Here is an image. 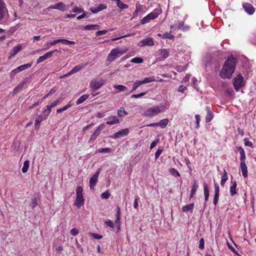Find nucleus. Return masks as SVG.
Returning a JSON list of instances; mask_svg holds the SVG:
<instances>
[{
  "mask_svg": "<svg viewBox=\"0 0 256 256\" xmlns=\"http://www.w3.org/2000/svg\"><path fill=\"white\" fill-rule=\"evenodd\" d=\"M60 42L64 44L74 45L76 42L74 41H70L66 39H60Z\"/></svg>",
  "mask_w": 256,
  "mask_h": 256,
  "instance_id": "nucleus-41",
  "label": "nucleus"
},
{
  "mask_svg": "<svg viewBox=\"0 0 256 256\" xmlns=\"http://www.w3.org/2000/svg\"><path fill=\"white\" fill-rule=\"evenodd\" d=\"M130 130L128 128H126L120 130L118 132L114 134L112 136H110L109 137L112 138L116 139L124 136H126L129 134Z\"/></svg>",
  "mask_w": 256,
  "mask_h": 256,
  "instance_id": "nucleus-7",
  "label": "nucleus"
},
{
  "mask_svg": "<svg viewBox=\"0 0 256 256\" xmlns=\"http://www.w3.org/2000/svg\"><path fill=\"white\" fill-rule=\"evenodd\" d=\"M165 108L166 106L164 104H160V106L151 107L145 110L142 115L145 116L152 118L162 112Z\"/></svg>",
  "mask_w": 256,
  "mask_h": 256,
  "instance_id": "nucleus-2",
  "label": "nucleus"
},
{
  "mask_svg": "<svg viewBox=\"0 0 256 256\" xmlns=\"http://www.w3.org/2000/svg\"><path fill=\"white\" fill-rule=\"evenodd\" d=\"M240 168L242 172V176L244 178H246L248 177V170L247 166L244 162H241L240 164Z\"/></svg>",
  "mask_w": 256,
  "mask_h": 256,
  "instance_id": "nucleus-19",
  "label": "nucleus"
},
{
  "mask_svg": "<svg viewBox=\"0 0 256 256\" xmlns=\"http://www.w3.org/2000/svg\"><path fill=\"white\" fill-rule=\"evenodd\" d=\"M141 82L140 80H136L133 84V86L130 92H134L136 90V88L142 85Z\"/></svg>",
  "mask_w": 256,
  "mask_h": 256,
  "instance_id": "nucleus-40",
  "label": "nucleus"
},
{
  "mask_svg": "<svg viewBox=\"0 0 256 256\" xmlns=\"http://www.w3.org/2000/svg\"><path fill=\"white\" fill-rule=\"evenodd\" d=\"M242 7L244 10L249 14H252L255 12V9L253 6L249 2L244 3Z\"/></svg>",
  "mask_w": 256,
  "mask_h": 256,
  "instance_id": "nucleus-13",
  "label": "nucleus"
},
{
  "mask_svg": "<svg viewBox=\"0 0 256 256\" xmlns=\"http://www.w3.org/2000/svg\"><path fill=\"white\" fill-rule=\"evenodd\" d=\"M100 172V170L98 169L96 172L90 178V190L93 189L94 186L96 185Z\"/></svg>",
  "mask_w": 256,
  "mask_h": 256,
  "instance_id": "nucleus-9",
  "label": "nucleus"
},
{
  "mask_svg": "<svg viewBox=\"0 0 256 256\" xmlns=\"http://www.w3.org/2000/svg\"><path fill=\"white\" fill-rule=\"evenodd\" d=\"M32 66V64H27L23 65H21L18 67V70L20 72L26 69L30 68Z\"/></svg>",
  "mask_w": 256,
  "mask_h": 256,
  "instance_id": "nucleus-31",
  "label": "nucleus"
},
{
  "mask_svg": "<svg viewBox=\"0 0 256 256\" xmlns=\"http://www.w3.org/2000/svg\"><path fill=\"white\" fill-rule=\"evenodd\" d=\"M194 206V203H192L189 204H186L182 208V211L183 212H186L190 211V212H192V210Z\"/></svg>",
  "mask_w": 256,
  "mask_h": 256,
  "instance_id": "nucleus-24",
  "label": "nucleus"
},
{
  "mask_svg": "<svg viewBox=\"0 0 256 256\" xmlns=\"http://www.w3.org/2000/svg\"><path fill=\"white\" fill-rule=\"evenodd\" d=\"M162 149H160L158 148L157 151L156 152V154H155V159L156 160L158 158V157L160 156V154H162Z\"/></svg>",
  "mask_w": 256,
  "mask_h": 256,
  "instance_id": "nucleus-60",
  "label": "nucleus"
},
{
  "mask_svg": "<svg viewBox=\"0 0 256 256\" xmlns=\"http://www.w3.org/2000/svg\"><path fill=\"white\" fill-rule=\"evenodd\" d=\"M22 50V46L20 44H18V46H14L12 50V52L10 54L11 56H14L16 54H18L20 50Z\"/></svg>",
  "mask_w": 256,
  "mask_h": 256,
  "instance_id": "nucleus-28",
  "label": "nucleus"
},
{
  "mask_svg": "<svg viewBox=\"0 0 256 256\" xmlns=\"http://www.w3.org/2000/svg\"><path fill=\"white\" fill-rule=\"evenodd\" d=\"M186 89H187L186 86H184L183 85H180V86H179V87H178V90L179 92H184V90H186Z\"/></svg>",
  "mask_w": 256,
  "mask_h": 256,
  "instance_id": "nucleus-62",
  "label": "nucleus"
},
{
  "mask_svg": "<svg viewBox=\"0 0 256 256\" xmlns=\"http://www.w3.org/2000/svg\"><path fill=\"white\" fill-rule=\"evenodd\" d=\"M154 80V77L152 76V77L145 78L144 79V80H141L140 82H141V84H146V83L152 82Z\"/></svg>",
  "mask_w": 256,
  "mask_h": 256,
  "instance_id": "nucleus-38",
  "label": "nucleus"
},
{
  "mask_svg": "<svg viewBox=\"0 0 256 256\" xmlns=\"http://www.w3.org/2000/svg\"><path fill=\"white\" fill-rule=\"evenodd\" d=\"M24 86L23 84H18L17 86H16L13 90V94H16L18 92H20L22 88Z\"/></svg>",
  "mask_w": 256,
  "mask_h": 256,
  "instance_id": "nucleus-35",
  "label": "nucleus"
},
{
  "mask_svg": "<svg viewBox=\"0 0 256 256\" xmlns=\"http://www.w3.org/2000/svg\"><path fill=\"white\" fill-rule=\"evenodd\" d=\"M59 42H60V39L54 40V42H47L46 44L48 48H50V46L55 45Z\"/></svg>",
  "mask_w": 256,
  "mask_h": 256,
  "instance_id": "nucleus-44",
  "label": "nucleus"
},
{
  "mask_svg": "<svg viewBox=\"0 0 256 256\" xmlns=\"http://www.w3.org/2000/svg\"><path fill=\"white\" fill-rule=\"evenodd\" d=\"M225 94L228 96H233L234 94V90H224Z\"/></svg>",
  "mask_w": 256,
  "mask_h": 256,
  "instance_id": "nucleus-57",
  "label": "nucleus"
},
{
  "mask_svg": "<svg viewBox=\"0 0 256 256\" xmlns=\"http://www.w3.org/2000/svg\"><path fill=\"white\" fill-rule=\"evenodd\" d=\"M232 185L230 186V194L232 196H234L236 194V188L237 184L236 181H231Z\"/></svg>",
  "mask_w": 256,
  "mask_h": 256,
  "instance_id": "nucleus-20",
  "label": "nucleus"
},
{
  "mask_svg": "<svg viewBox=\"0 0 256 256\" xmlns=\"http://www.w3.org/2000/svg\"><path fill=\"white\" fill-rule=\"evenodd\" d=\"M146 94V92H140L139 94H134L131 96L132 98H138L141 96H144Z\"/></svg>",
  "mask_w": 256,
  "mask_h": 256,
  "instance_id": "nucleus-49",
  "label": "nucleus"
},
{
  "mask_svg": "<svg viewBox=\"0 0 256 256\" xmlns=\"http://www.w3.org/2000/svg\"><path fill=\"white\" fill-rule=\"evenodd\" d=\"M82 66L78 65L74 66L68 74L64 75L61 78H65L79 72L82 68Z\"/></svg>",
  "mask_w": 256,
  "mask_h": 256,
  "instance_id": "nucleus-15",
  "label": "nucleus"
},
{
  "mask_svg": "<svg viewBox=\"0 0 256 256\" xmlns=\"http://www.w3.org/2000/svg\"><path fill=\"white\" fill-rule=\"evenodd\" d=\"M198 184H196V180H194V184L192 186L191 190H190V199L192 198L194 194H195L197 190V188H198Z\"/></svg>",
  "mask_w": 256,
  "mask_h": 256,
  "instance_id": "nucleus-23",
  "label": "nucleus"
},
{
  "mask_svg": "<svg viewBox=\"0 0 256 256\" xmlns=\"http://www.w3.org/2000/svg\"><path fill=\"white\" fill-rule=\"evenodd\" d=\"M88 235L90 236H92L94 238L97 240H100L102 238V235L91 232H89Z\"/></svg>",
  "mask_w": 256,
  "mask_h": 256,
  "instance_id": "nucleus-42",
  "label": "nucleus"
},
{
  "mask_svg": "<svg viewBox=\"0 0 256 256\" xmlns=\"http://www.w3.org/2000/svg\"><path fill=\"white\" fill-rule=\"evenodd\" d=\"M107 8L106 5L105 4H100L99 6L96 8H90V10L94 14L97 13L101 10H105Z\"/></svg>",
  "mask_w": 256,
  "mask_h": 256,
  "instance_id": "nucleus-16",
  "label": "nucleus"
},
{
  "mask_svg": "<svg viewBox=\"0 0 256 256\" xmlns=\"http://www.w3.org/2000/svg\"><path fill=\"white\" fill-rule=\"evenodd\" d=\"M120 208L118 206L116 207V220H115V224L118 225L120 224Z\"/></svg>",
  "mask_w": 256,
  "mask_h": 256,
  "instance_id": "nucleus-25",
  "label": "nucleus"
},
{
  "mask_svg": "<svg viewBox=\"0 0 256 256\" xmlns=\"http://www.w3.org/2000/svg\"><path fill=\"white\" fill-rule=\"evenodd\" d=\"M83 188L81 186H78L76 190V200L74 202L75 206L80 208L84 204V199L82 194Z\"/></svg>",
  "mask_w": 256,
  "mask_h": 256,
  "instance_id": "nucleus-3",
  "label": "nucleus"
},
{
  "mask_svg": "<svg viewBox=\"0 0 256 256\" xmlns=\"http://www.w3.org/2000/svg\"><path fill=\"white\" fill-rule=\"evenodd\" d=\"M117 6L120 10H124V9H125V8H127L128 7V5L124 4L122 2H121L120 4H118Z\"/></svg>",
  "mask_w": 256,
  "mask_h": 256,
  "instance_id": "nucleus-51",
  "label": "nucleus"
},
{
  "mask_svg": "<svg viewBox=\"0 0 256 256\" xmlns=\"http://www.w3.org/2000/svg\"><path fill=\"white\" fill-rule=\"evenodd\" d=\"M106 127V125L104 124H100L93 132L92 134L90 136V138L88 142H94L98 136L100 134L101 132Z\"/></svg>",
  "mask_w": 256,
  "mask_h": 256,
  "instance_id": "nucleus-6",
  "label": "nucleus"
},
{
  "mask_svg": "<svg viewBox=\"0 0 256 256\" xmlns=\"http://www.w3.org/2000/svg\"><path fill=\"white\" fill-rule=\"evenodd\" d=\"M159 142H160L159 138H156V140L153 141L150 144V148L152 149L154 148L156 146V145Z\"/></svg>",
  "mask_w": 256,
  "mask_h": 256,
  "instance_id": "nucleus-53",
  "label": "nucleus"
},
{
  "mask_svg": "<svg viewBox=\"0 0 256 256\" xmlns=\"http://www.w3.org/2000/svg\"><path fill=\"white\" fill-rule=\"evenodd\" d=\"M89 96V94H85L82 96L76 101L77 104H80L84 102Z\"/></svg>",
  "mask_w": 256,
  "mask_h": 256,
  "instance_id": "nucleus-30",
  "label": "nucleus"
},
{
  "mask_svg": "<svg viewBox=\"0 0 256 256\" xmlns=\"http://www.w3.org/2000/svg\"><path fill=\"white\" fill-rule=\"evenodd\" d=\"M204 239L203 238H202L200 240V244H199V246H198V248L200 249H201V250L204 249Z\"/></svg>",
  "mask_w": 256,
  "mask_h": 256,
  "instance_id": "nucleus-61",
  "label": "nucleus"
},
{
  "mask_svg": "<svg viewBox=\"0 0 256 256\" xmlns=\"http://www.w3.org/2000/svg\"><path fill=\"white\" fill-rule=\"evenodd\" d=\"M46 118L43 114L38 115L37 118H36V120H38L41 123L42 121L46 120Z\"/></svg>",
  "mask_w": 256,
  "mask_h": 256,
  "instance_id": "nucleus-56",
  "label": "nucleus"
},
{
  "mask_svg": "<svg viewBox=\"0 0 256 256\" xmlns=\"http://www.w3.org/2000/svg\"><path fill=\"white\" fill-rule=\"evenodd\" d=\"M107 32V30H98L96 32V36H100L106 34Z\"/></svg>",
  "mask_w": 256,
  "mask_h": 256,
  "instance_id": "nucleus-54",
  "label": "nucleus"
},
{
  "mask_svg": "<svg viewBox=\"0 0 256 256\" xmlns=\"http://www.w3.org/2000/svg\"><path fill=\"white\" fill-rule=\"evenodd\" d=\"M184 22L183 21L180 22H178L174 24L175 25V28L176 29H182L184 30H186L188 29V26H184Z\"/></svg>",
  "mask_w": 256,
  "mask_h": 256,
  "instance_id": "nucleus-22",
  "label": "nucleus"
},
{
  "mask_svg": "<svg viewBox=\"0 0 256 256\" xmlns=\"http://www.w3.org/2000/svg\"><path fill=\"white\" fill-rule=\"evenodd\" d=\"M37 204H38L37 198L36 197L32 198V202L30 204L32 208L34 209V208L37 206Z\"/></svg>",
  "mask_w": 256,
  "mask_h": 256,
  "instance_id": "nucleus-47",
  "label": "nucleus"
},
{
  "mask_svg": "<svg viewBox=\"0 0 256 256\" xmlns=\"http://www.w3.org/2000/svg\"><path fill=\"white\" fill-rule=\"evenodd\" d=\"M244 144L246 146L252 147V143L251 142L248 140L246 138L244 139Z\"/></svg>",
  "mask_w": 256,
  "mask_h": 256,
  "instance_id": "nucleus-63",
  "label": "nucleus"
},
{
  "mask_svg": "<svg viewBox=\"0 0 256 256\" xmlns=\"http://www.w3.org/2000/svg\"><path fill=\"white\" fill-rule=\"evenodd\" d=\"M115 88H116L117 90H119L120 91H124L126 90H128L127 87L124 85L118 84V85H116L114 86Z\"/></svg>",
  "mask_w": 256,
  "mask_h": 256,
  "instance_id": "nucleus-43",
  "label": "nucleus"
},
{
  "mask_svg": "<svg viewBox=\"0 0 256 256\" xmlns=\"http://www.w3.org/2000/svg\"><path fill=\"white\" fill-rule=\"evenodd\" d=\"M190 74H188L186 76L182 79V80L181 82H186L189 81L190 78Z\"/></svg>",
  "mask_w": 256,
  "mask_h": 256,
  "instance_id": "nucleus-64",
  "label": "nucleus"
},
{
  "mask_svg": "<svg viewBox=\"0 0 256 256\" xmlns=\"http://www.w3.org/2000/svg\"><path fill=\"white\" fill-rule=\"evenodd\" d=\"M6 14H8L6 4L2 0H0V21L2 20Z\"/></svg>",
  "mask_w": 256,
  "mask_h": 256,
  "instance_id": "nucleus-8",
  "label": "nucleus"
},
{
  "mask_svg": "<svg viewBox=\"0 0 256 256\" xmlns=\"http://www.w3.org/2000/svg\"><path fill=\"white\" fill-rule=\"evenodd\" d=\"M143 59L141 58L136 57L131 60V62L135 64H141L143 62Z\"/></svg>",
  "mask_w": 256,
  "mask_h": 256,
  "instance_id": "nucleus-39",
  "label": "nucleus"
},
{
  "mask_svg": "<svg viewBox=\"0 0 256 256\" xmlns=\"http://www.w3.org/2000/svg\"><path fill=\"white\" fill-rule=\"evenodd\" d=\"M105 224H106V226H108L110 228H114V223L110 220H106L105 222Z\"/></svg>",
  "mask_w": 256,
  "mask_h": 256,
  "instance_id": "nucleus-59",
  "label": "nucleus"
},
{
  "mask_svg": "<svg viewBox=\"0 0 256 256\" xmlns=\"http://www.w3.org/2000/svg\"><path fill=\"white\" fill-rule=\"evenodd\" d=\"M84 28L86 30H98L100 28V26L98 24H88Z\"/></svg>",
  "mask_w": 256,
  "mask_h": 256,
  "instance_id": "nucleus-21",
  "label": "nucleus"
},
{
  "mask_svg": "<svg viewBox=\"0 0 256 256\" xmlns=\"http://www.w3.org/2000/svg\"><path fill=\"white\" fill-rule=\"evenodd\" d=\"M112 150L110 148H101L98 150V152L100 153L106 152V153H111Z\"/></svg>",
  "mask_w": 256,
  "mask_h": 256,
  "instance_id": "nucleus-37",
  "label": "nucleus"
},
{
  "mask_svg": "<svg viewBox=\"0 0 256 256\" xmlns=\"http://www.w3.org/2000/svg\"><path fill=\"white\" fill-rule=\"evenodd\" d=\"M238 59L232 55L228 56L225 61L219 76L222 79H230L234 72Z\"/></svg>",
  "mask_w": 256,
  "mask_h": 256,
  "instance_id": "nucleus-1",
  "label": "nucleus"
},
{
  "mask_svg": "<svg viewBox=\"0 0 256 256\" xmlns=\"http://www.w3.org/2000/svg\"><path fill=\"white\" fill-rule=\"evenodd\" d=\"M49 8L56 9L63 12L66 9V4L62 2H58L54 5H51L50 6Z\"/></svg>",
  "mask_w": 256,
  "mask_h": 256,
  "instance_id": "nucleus-14",
  "label": "nucleus"
},
{
  "mask_svg": "<svg viewBox=\"0 0 256 256\" xmlns=\"http://www.w3.org/2000/svg\"><path fill=\"white\" fill-rule=\"evenodd\" d=\"M126 52V50H122L118 48L112 49L107 57V60L110 62H113L117 57Z\"/></svg>",
  "mask_w": 256,
  "mask_h": 256,
  "instance_id": "nucleus-5",
  "label": "nucleus"
},
{
  "mask_svg": "<svg viewBox=\"0 0 256 256\" xmlns=\"http://www.w3.org/2000/svg\"><path fill=\"white\" fill-rule=\"evenodd\" d=\"M104 82L103 80L97 82L96 80H92L90 82V87L92 90H96L99 89L103 84Z\"/></svg>",
  "mask_w": 256,
  "mask_h": 256,
  "instance_id": "nucleus-11",
  "label": "nucleus"
},
{
  "mask_svg": "<svg viewBox=\"0 0 256 256\" xmlns=\"http://www.w3.org/2000/svg\"><path fill=\"white\" fill-rule=\"evenodd\" d=\"M79 230L76 228H72L70 231V234L74 236H76Z\"/></svg>",
  "mask_w": 256,
  "mask_h": 256,
  "instance_id": "nucleus-50",
  "label": "nucleus"
},
{
  "mask_svg": "<svg viewBox=\"0 0 256 256\" xmlns=\"http://www.w3.org/2000/svg\"><path fill=\"white\" fill-rule=\"evenodd\" d=\"M128 114V112H126L124 108H120V110H118V115L120 117H122L124 116H126Z\"/></svg>",
  "mask_w": 256,
  "mask_h": 256,
  "instance_id": "nucleus-36",
  "label": "nucleus"
},
{
  "mask_svg": "<svg viewBox=\"0 0 256 256\" xmlns=\"http://www.w3.org/2000/svg\"><path fill=\"white\" fill-rule=\"evenodd\" d=\"M245 84L244 78L240 74H238L233 80V85L236 91L239 90Z\"/></svg>",
  "mask_w": 256,
  "mask_h": 256,
  "instance_id": "nucleus-4",
  "label": "nucleus"
},
{
  "mask_svg": "<svg viewBox=\"0 0 256 256\" xmlns=\"http://www.w3.org/2000/svg\"><path fill=\"white\" fill-rule=\"evenodd\" d=\"M40 122L38 120H35L34 128L36 130H38L40 127Z\"/></svg>",
  "mask_w": 256,
  "mask_h": 256,
  "instance_id": "nucleus-58",
  "label": "nucleus"
},
{
  "mask_svg": "<svg viewBox=\"0 0 256 256\" xmlns=\"http://www.w3.org/2000/svg\"><path fill=\"white\" fill-rule=\"evenodd\" d=\"M150 18L148 17V16L147 15L145 17H144L142 20H140V24H145L146 23L148 22L150 20Z\"/></svg>",
  "mask_w": 256,
  "mask_h": 256,
  "instance_id": "nucleus-45",
  "label": "nucleus"
},
{
  "mask_svg": "<svg viewBox=\"0 0 256 256\" xmlns=\"http://www.w3.org/2000/svg\"><path fill=\"white\" fill-rule=\"evenodd\" d=\"M170 33H171V31L169 33L166 32L165 34H158V36L160 37H162L163 38H168L170 40H172L174 38V36L173 35L171 34Z\"/></svg>",
  "mask_w": 256,
  "mask_h": 256,
  "instance_id": "nucleus-29",
  "label": "nucleus"
},
{
  "mask_svg": "<svg viewBox=\"0 0 256 256\" xmlns=\"http://www.w3.org/2000/svg\"><path fill=\"white\" fill-rule=\"evenodd\" d=\"M168 118L162 120L158 122V126L162 128H164L168 125Z\"/></svg>",
  "mask_w": 256,
  "mask_h": 256,
  "instance_id": "nucleus-32",
  "label": "nucleus"
},
{
  "mask_svg": "<svg viewBox=\"0 0 256 256\" xmlns=\"http://www.w3.org/2000/svg\"><path fill=\"white\" fill-rule=\"evenodd\" d=\"M148 15V17L152 20H154L158 16V14L156 12H152Z\"/></svg>",
  "mask_w": 256,
  "mask_h": 256,
  "instance_id": "nucleus-48",
  "label": "nucleus"
},
{
  "mask_svg": "<svg viewBox=\"0 0 256 256\" xmlns=\"http://www.w3.org/2000/svg\"><path fill=\"white\" fill-rule=\"evenodd\" d=\"M110 194L108 190H106L105 192L102 194L101 198H102L108 199L110 196Z\"/></svg>",
  "mask_w": 256,
  "mask_h": 256,
  "instance_id": "nucleus-46",
  "label": "nucleus"
},
{
  "mask_svg": "<svg viewBox=\"0 0 256 256\" xmlns=\"http://www.w3.org/2000/svg\"><path fill=\"white\" fill-rule=\"evenodd\" d=\"M204 200L205 202H207L209 198V190L208 185L206 182L204 183ZM206 206V204L205 203L204 204V208Z\"/></svg>",
  "mask_w": 256,
  "mask_h": 256,
  "instance_id": "nucleus-17",
  "label": "nucleus"
},
{
  "mask_svg": "<svg viewBox=\"0 0 256 256\" xmlns=\"http://www.w3.org/2000/svg\"><path fill=\"white\" fill-rule=\"evenodd\" d=\"M29 164L30 162L28 160H26L24 162V166L22 170L23 173H26L28 172L29 168Z\"/></svg>",
  "mask_w": 256,
  "mask_h": 256,
  "instance_id": "nucleus-33",
  "label": "nucleus"
},
{
  "mask_svg": "<svg viewBox=\"0 0 256 256\" xmlns=\"http://www.w3.org/2000/svg\"><path fill=\"white\" fill-rule=\"evenodd\" d=\"M154 45L153 39L151 38H148L141 40L138 43V46L140 47H142L145 46H152Z\"/></svg>",
  "mask_w": 256,
  "mask_h": 256,
  "instance_id": "nucleus-12",
  "label": "nucleus"
},
{
  "mask_svg": "<svg viewBox=\"0 0 256 256\" xmlns=\"http://www.w3.org/2000/svg\"><path fill=\"white\" fill-rule=\"evenodd\" d=\"M169 172L172 175L175 177H180V175L179 172L174 168H171L169 170Z\"/></svg>",
  "mask_w": 256,
  "mask_h": 256,
  "instance_id": "nucleus-34",
  "label": "nucleus"
},
{
  "mask_svg": "<svg viewBox=\"0 0 256 256\" xmlns=\"http://www.w3.org/2000/svg\"><path fill=\"white\" fill-rule=\"evenodd\" d=\"M73 12H84V9L81 8H78L77 6H76L73 8V10L72 11Z\"/></svg>",
  "mask_w": 256,
  "mask_h": 256,
  "instance_id": "nucleus-52",
  "label": "nucleus"
},
{
  "mask_svg": "<svg viewBox=\"0 0 256 256\" xmlns=\"http://www.w3.org/2000/svg\"><path fill=\"white\" fill-rule=\"evenodd\" d=\"M58 52V50H54L46 52L44 56H40L36 60V64H38L42 61L51 58L54 52Z\"/></svg>",
  "mask_w": 256,
  "mask_h": 256,
  "instance_id": "nucleus-10",
  "label": "nucleus"
},
{
  "mask_svg": "<svg viewBox=\"0 0 256 256\" xmlns=\"http://www.w3.org/2000/svg\"><path fill=\"white\" fill-rule=\"evenodd\" d=\"M120 122L119 120H109L106 122V124H107L109 125H112L116 124H118Z\"/></svg>",
  "mask_w": 256,
  "mask_h": 256,
  "instance_id": "nucleus-55",
  "label": "nucleus"
},
{
  "mask_svg": "<svg viewBox=\"0 0 256 256\" xmlns=\"http://www.w3.org/2000/svg\"><path fill=\"white\" fill-rule=\"evenodd\" d=\"M237 149L240 154V160L241 162H244L246 159V154L244 150L241 146L237 147Z\"/></svg>",
  "mask_w": 256,
  "mask_h": 256,
  "instance_id": "nucleus-26",
  "label": "nucleus"
},
{
  "mask_svg": "<svg viewBox=\"0 0 256 256\" xmlns=\"http://www.w3.org/2000/svg\"><path fill=\"white\" fill-rule=\"evenodd\" d=\"M160 54L162 56L163 60L169 56L170 52L166 49H160Z\"/></svg>",
  "mask_w": 256,
  "mask_h": 256,
  "instance_id": "nucleus-27",
  "label": "nucleus"
},
{
  "mask_svg": "<svg viewBox=\"0 0 256 256\" xmlns=\"http://www.w3.org/2000/svg\"><path fill=\"white\" fill-rule=\"evenodd\" d=\"M207 115L206 118V123L210 122L213 118V112L210 106H206Z\"/></svg>",
  "mask_w": 256,
  "mask_h": 256,
  "instance_id": "nucleus-18",
  "label": "nucleus"
}]
</instances>
